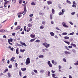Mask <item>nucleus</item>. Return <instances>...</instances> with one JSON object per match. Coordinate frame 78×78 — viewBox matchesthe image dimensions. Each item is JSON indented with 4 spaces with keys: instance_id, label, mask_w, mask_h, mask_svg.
Wrapping results in <instances>:
<instances>
[{
    "instance_id": "f257e3e1",
    "label": "nucleus",
    "mask_w": 78,
    "mask_h": 78,
    "mask_svg": "<svg viewBox=\"0 0 78 78\" xmlns=\"http://www.w3.org/2000/svg\"><path fill=\"white\" fill-rule=\"evenodd\" d=\"M26 65H28L30 63V59L29 58H28L26 60Z\"/></svg>"
},
{
    "instance_id": "c756f323",
    "label": "nucleus",
    "mask_w": 78,
    "mask_h": 78,
    "mask_svg": "<svg viewBox=\"0 0 78 78\" xmlns=\"http://www.w3.org/2000/svg\"><path fill=\"white\" fill-rule=\"evenodd\" d=\"M72 51H73V52L74 53H76V50H75V49H73L72 50Z\"/></svg>"
},
{
    "instance_id": "f8f14e48",
    "label": "nucleus",
    "mask_w": 78,
    "mask_h": 78,
    "mask_svg": "<svg viewBox=\"0 0 78 78\" xmlns=\"http://www.w3.org/2000/svg\"><path fill=\"white\" fill-rule=\"evenodd\" d=\"M30 30H31L30 28H29L28 27H27V32H29V31H30Z\"/></svg>"
},
{
    "instance_id": "a18cd8bd",
    "label": "nucleus",
    "mask_w": 78,
    "mask_h": 78,
    "mask_svg": "<svg viewBox=\"0 0 78 78\" xmlns=\"http://www.w3.org/2000/svg\"><path fill=\"white\" fill-rule=\"evenodd\" d=\"M14 58H13V57H12L10 59V61H12V62H13V61H14Z\"/></svg>"
},
{
    "instance_id": "69168bd1",
    "label": "nucleus",
    "mask_w": 78,
    "mask_h": 78,
    "mask_svg": "<svg viewBox=\"0 0 78 78\" xmlns=\"http://www.w3.org/2000/svg\"><path fill=\"white\" fill-rule=\"evenodd\" d=\"M68 48H72V46H68Z\"/></svg>"
},
{
    "instance_id": "2eb2a0df",
    "label": "nucleus",
    "mask_w": 78,
    "mask_h": 78,
    "mask_svg": "<svg viewBox=\"0 0 78 78\" xmlns=\"http://www.w3.org/2000/svg\"><path fill=\"white\" fill-rule=\"evenodd\" d=\"M64 39H69V37L67 36H65L64 37Z\"/></svg>"
},
{
    "instance_id": "f03ea898",
    "label": "nucleus",
    "mask_w": 78,
    "mask_h": 78,
    "mask_svg": "<svg viewBox=\"0 0 78 78\" xmlns=\"http://www.w3.org/2000/svg\"><path fill=\"white\" fill-rule=\"evenodd\" d=\"M43 45L46 48H48L50 47V44H48L46 42L43 43Z\"/></svg>"
},
{
    "instance_id": "c9c22d12",
    "label": "nucleus",
    "mask_w": 78,
    "mask_h": 78,
    "mask_svg": "<svg viewBox=\"0 0 78 78\" xmlns=\"http://www.w3.org/2000/svg\"><path fill=\"white\" fill-rule=\"evenodd\" d=\"M72 46L74 47H76V45L75 44H72Z\"/></svg>"
},
{
    "instance_id": "0eeeda50",
    "label": "nucleus",
    "mask_w": 78,
    "mask_h": 78,
    "mask_svg": "<svg viewBox=\"0 0 78 78\" xmlns=\"http://www.w3.org/2000/svg\"><path fill=\"white\" fill-rule=\"evenodd\" d=\"M64 52L66 55H69V54H70V52H69L67 51H65Z\"/></svg>"
},
{
    "instance_id": "8fccbe9b",
    "label": "nucleus",
    "mask_w": 78,
    "mask_h": 78,
    "mask_svg": "<svg viewBox=\"0 0 78 78\" xmlns=\"http://www.w3.org/2000/svg\"><path fill=\"white\" fill-rule=\"evenodd\" d=\"M50 71H48V76H50Z\"/></svg>"
},
{
    "instance_id": "4c0bfd02",
    "label": "nucleus",
    "mask_w": 78,
    "mask_h": 78,
    "mask_svg": "<svg viewBox=\"0 0 78 78\" xmlns=\"http://www.w3.org/2000/svg\"><path fill=\"white\" fill-rule=\"evenodd\" d=\"M39 15H41V16H43L44 15V13H43L39 12Z\"/></svg>"
},
{
    "instance_id": "c03bdc74",
    "label": "nucleus",
    "mask_w": 78,
    "mask_h": 78,
    "mask_svg": "<svg viewBox=\"0 0 78 78\" xmlns=\"http://www.w3.org/2000/svg\"><path fill=\"white\" fill-rule=\"evenodd\" d=\"M12 36H16V33H13L12 34Z\"/></svg>"
},
{
    "instance_id": "e2e57ef3",
    "label": "nucleus",
    "mask_w": 78,
    "mask_h": 78,
    "mask_svg": "<svg viewBox=\"0 0 78 78\" xmlns=\"http://www.w3.org/2000/svg\"><path fill=\"white\" fill-rule=\"evenodd\" d=\"M74 14H75V12L71 13L72 15H74Z\"/></svg>"
},
{
    "instance_id": "f3484780",
    "label": "nucleus",
    "mask_w": 78,
    "mask_h": 78,
    "mask_svg": "<svg viewBox=\"0 0 78 78\" xmlns=\"http://www.w3.org/2000/svg\"><path fill=\"white\" fill-rule=\"evenodd\" d=\"M16 53L17 54H19V48L16 49Z\"/></svg>"
},
{
    "instance_id": "b1692460",
    "label": "nucleus",
    "mask_w": 78,
    "mask_h": 78,
    "mask_svg": "<svg viewBox=\"0 0 78 78\" xmlns=\"http://www.w3.org/2000/svg\"><path fill=\"white\" fill-rule=\"evenodd\" d=\"M32 24H28V27H30V28H31V27H32Z\"/></svg>"
},
{
    "instance_id": "58836bf2",
    "label": "nucleus",
    "mask_w": 78,
    "mask_h": 78,
    "mask_svg": "<svg viewBox=\"0 0 78 78\" xmlns=\"http://www.w3.org/2000/svg\"><path fill=\"white\" fill-rule=\"evenodd\" d=\"M12 1L14 3H15L16 2V0H12Z\"/></svg>"
},
{
    "instance_id": "6ab92c4d",
    "label": "nucleus",
    "mask_w": 78,
    "mask_h": 78,
    "mask_svg": "<svg viewBox=\"0 0 78 78\" xmlns=\"http://www.w3.org/2000/svg\"><path fill=\"white\" fill-rule=\"evenodd\" d=\"M5 31V30H3V29L0 30V32H1V33H4Z\"/></svg>"
},
{
    "instance_id": "aec40b11",
    "label": "nucleus",
    "mask_w": 78,
    "mask_h": 78,
    "mask_svg": "<svg viewBox=\"0 0 78 78\" xmlns=\"http://www.w3.org/2000/svg\"><path fill=\"white\" fill-rule=\"evenodd\" d=\"M31 5H33L34 6V5H36V4L34 2H32L31 3Z\"/></svg>"
},
{
    "instance_id": "13d9d810",
    "label": "nucleus",
    "mask_w": 78,
    "mask_h": 78,
    "mask_svg": "<svg viewBox=\"0 0 78 78\" xmlns=\"http://www.w3.org/2000/svg\"><path fill=\"white\" fill-rule=\"evenodd\" d=\"M72 6L73 8H74V7H75V8H76V5H74V4Z\"/></svg>"
},
{
    "instance_id": "6e6552de",
    "label": "nucleus",
    "mask_w": 78,
    "mask_h": 78,
    "mask_svg": "<svg viewBox=\"0 0 78 78\" xmlns=\"http://www.w3.org/2000/svg\"><path fill=\"white\" fill-rule=\"evenodd\" d=\"M20 26H19L16 27L15 30H19V29H20Z\"/></svg>"
},
{
    "instance_id": "603ef678",
    "label": "nucleus",
    "mask_w": 78,
    "mask_h": 78,
    "mask_svg": "<svg viewBox=\"0 0 78 78\" xmlns=\"http://www.w3.org/2000/svg\"><path fill=\"white\" fill-rule=\"evenodd\" d=\"M32 19H33V18L32 17H31L29 20L30 22H31V21H32Z\"/></svg>"
},
{
    "instance_id": "473e14b6",
    "label": "nucleus",
    "mask_w": 78,
    "mask_h": 78,
    "mask_svg": "<svg viewBox=\"0 0 78 78\" xmlns=\"http://www.w3.org/2000/svg\"><path fill=\"white\" fill-rule=\"evenodd\" d=\"M63 61H64V62H67V61H66V59L65 58H63Z\"/></svg>"
},
{
    "instance_id": "20e7f679",
    "label": "nucleus",
    "mask_w": 78,
    "mask_h": 78,
    "mask_svg": "<svg viewBox=\"0 0 78 78\" xmlns=\"http://www.w3.org/2000/svg\"><path fill=\"white\" fill-rule=\"evenodd\" d=\"M13 41V39L12 38H10L8 40V42L10 45H12V43H11V42H12Z\"/></svg>"
},
{
    "instance_id": "bb28decb",
    "label": "nucleus",
    "mask_w": 78,
    "mask_h": 78,
    "mask_svg": "<svg viewBox=\"0 0 78 78\" xmlns=\"http://www.w3.org/2000/svg\"><path fill=\"white\" fill-rule=\"evenodd\" d=\"M25 51V49H23V50L20 49V51L21 52H22V53H23V52H24Z\"/></svg>"
},
{
    "instance_id": "412c9836",
    "label": "nucleus",
    "mask_w": 78,
    "mask_h": 78,
    "mask_svg": "<svg viewBox=\"0 0 78 78\" xmlns=\"http://www.w3.org/2000/svg\"><path fill=\"white\" fill-rule=\"evenodd\" d=\"M47 3L48 5H50V4H51V3H52L51 1H48Z\"/></svg>"
},
{
    "instance_id": "cd10ccee",
    "label": "nucleus",
    "mask_w": 78,
    "mask_h": 78,
    "mask_svg": "<svg viewBox=\"0 0 78 78\" xmlns=\"http://www.w3.org/2000/svg\"><path fill=\"white\" fill-rule=\"evenodd\" d=\"M5 3H4V5H6V4H7V3H9V1H5Z\"/></svg>"
},
{
    "instance_id": "0e129e2a",
    "label": "nucleus",
    "mask_w": 78,
    "mask_h": 78,
    "mask_svg": "<svg viewBox=\"0 0 78 78\" xmlns=\"http://www.w3.org/2000/svg\"><path fill=\"white\" fill-rule=\"evenodd\" d=\"M19 3L20 4H21V3H22V0H20Z\"/></svg>"
},
{
    "instance_id": "39448f33",
    "label": "nucleus",
    "mask_w": 78,
    "mask_h": 78,
    "mask_svg": "<svg viewBox=\"0 0 78 78\" xmlns=\"http://www.w3.org/2000/svg\"><path fill=\"white\" fill-rule=\"evenodd\" d=\"M48 64L50 67H52V64L50 63V61H49L48 62Z\"/></svg>"
},
{
    "instance_id": "4468645a",
    "label": "nucleus",
    "mask_w": 78,
    "mask_h": 78,
    "mask_svg": "<svg viewBox=\"0 0 78 78\" xmlns=\"http://www.w3.org/2000/svg\"><path fill=\"white\" fill-rule=\"evenodd\" d=\"M38 57L40 58H44V55H39L38 56Z\"/></svg>"
},
{
    "instance_id": "338daca9",
    "label": "nucleus",
    "mask_w": 78,
    "mask_h": 78,
    "mask_svg": "<svg viewBox=\"0 0 78 78\" xmlns=\"http://www.w3.org/2000/svg\"><path fill=\"white\" fill-rule=\"evenodd\" d=\"M29 16L30 17H33V14H31L30 15H29Z\"/></svg>"
},
{
    "instance_id": "7c9ffc66",
    "label": "nucleus",
    "mask_w": 78,
    "mask_h": 78,
    "mask_svg": "<svg viewBox=\"0 0 78 78\" xmlns=\"http://www.w3.org/2000/svg\"><path fill=\"white\" fill-rule=\"evenodd\" d=\"M7 71H8V69H6L5 70H4L3 73H6Z\"/></svg>"
},
{
    "instance_id": "5fc2aeb1",
    "label": "nucleus",
    "mask_w": 78,
    "mask_h": 78,
    "mask_svg": "<svg viewBox=\"0 0 78 78\" xmlns=\"http://www.w3.org/2000/svg\"><path fill=\"white\" fill-rule=\"evenodd\" d=\"M58 67L59 69H61V65L58 66Z\"/></svg>"
},
{
    "instance_id": "49530a36",
    "label": "nucleus",
    "mask_w": 78,
    "mask_h": 78,
    "mask_svg": "<svg viewBox=\"0 0 78 78\" xmlns=\"http://www.w3.org/2000/svg\"><path fill=\"white\" fill-rule=\"evenodd\" d=\"M35 42H40V40H37Z\"/></svg>"
},
{
    "instance_id": "1a4fd4ad",
    "label": "nucleus",
    "mask_w": 78,
    "mask_h": 78,
    "mask_svg": "<svg viewBox=\"0 0 78 78\" xmlns=\"http://www.w3.org/2000/svg\"><path fill=\"white\" fill-rule=\"evenodd\" d=\"M35 36H36L35 35H33V34H30V37H31L32 38H34V37H35Z\"/></svg>"
},
{
    "instance_id": "09e8293b",
    "label": "nucleus",
    "mask_w": 78,
    "mask_h": 78,
    "mask_svg": "<svg viewBox=\"0 0 78 78\" xmlns=\"http://www.w3.org/2000/svg\"><path fill=\"white\" fill-rule=\"evenodd\" d=\"M52 75L53 76V77H55V76H56V75L55 74H52Z\"/></svg>"
},
{
    "instance_id": "a19ab883",
    "label": "nucleus",
    "mask_w": 78,
    "mask_h": 78,
    "mask_svg": "<svg viewBox=\"0 0 78 78\" xmlns=\"http://www.w3.org/2000/svg\"><path fill=\"white\" fill-rule=\"evenodd\" d=\"M34 72L35 73H37V70H36L35 69L34 70Z\"/></svg>"
},
{
    "instance_id": "3c124183",
    "label": "nucleus",
    "mask_w": 78,
    "mask_h": 78,
    "mask_svg": "<svg viewBox=\"0 0 78 78\" xmlns=\"http://www.w3.org/2000/svg\"><path fill=\"white\" fill-rule=\"evenodd\" d=\"M56 30H60V29H59V28L58 27H56Z\"/></svg>"
},
{
    "instance_id": "9d476101",
    "label": "nucleus",
    "mask_w": 78,
    "mask_h": 78,
    "mask_svg": "<svg viewBox=\"0 0 78 78\" xmlns=\"http://www.w3.org/2000/svg\"><path fill=\"white\" fill-rule=\"evenodd\" d=\"M50 34H51V36H54V35H55V33L53 32H51L50 33Z\"/></svg>"
},
{
    "instance_id": "2f4dec72",
    "label": "nucleus",
    "mask_w": 78,
    "mask_h": 78,
    "mask_svg": "<svg viewBox=\"0 0 78 78\" xmlns=\"http://www.w3.org/2000/svg\"><path fill=\"white\" fill-rule=\"evenodd\" d=\"M74 34V33L73 32L72 33H70V34H68V35H73Z\"/></svg>"
},
{
    "instance_id": "5701e85b",
    "label": "nucleus",
    "mask_w": 78,
    "mask_h": 78,
    "mask_svg": "<svg viewBox=\"0 0 78 78\" xmlns=\"http://www.w3.org/2000/svg\"><path fill=\"white\" fill-rule=\"evenodd\" d=\"M42 24L43 25H45V24H46V22L45 21H43L42 22Z\"/></svg>"
},
{
    "instance_id": "864d4df0",
    "label": "nucleus",
    "mask_w": 78,
    "mask_h": 78,
    "mask_svg": "<svg viewBox=\"0 0 78 78\" xmlns=\"http://www.w3.org/2000/svg\"><path fill=\"white\" fill-rule=\"evenodd\" d=\"M22 45H24V46L26 47V44L25 43H23V44Z\"/></svg>"
},
{
    "instance_id": "6e6d98bb",
    "label": "nucleus",
    "mask_w": 78,
    "mask_h": 78,
    "mask_svg": "<svg viewBox=\"0 0 78 78\" xmlns=\"http://www.w3.org/2000/svg\"><path fill=\"white\" fill-rule=\"evenodd\" d=\"M8 76H9V77H10L11 76V74H10V73H8Z\"/></svg>"
},
{
    "instance_id": "ea45409f",
    "label": "nucleus",
    "mask_w": 78,
    "mask_h": 78,
    "mask_svg": "<svg viewBox=\"0 0 78 78\" xmlns=\"http://www.w3.org/2000/svg\"><path fill=\"white\" fill-rule=\"evenodd\" d=\"M9 68L11 69V68H12V65H10L9 66Z\"/></svg>"
},
{
    "instance_id": "79ce46f5",
    "label": "nucleus",
    "mask_w": 78,
    "mask_h": 78,
    "mask_svg": "<svg viewBox=\"0 0 78 78\" xmlns=\"http://www.w3.org/2000/svg\"><path fill=\"white\" fill-rule=\"evenodd\" d=\"M19 74L20 76H22V73L20 71H19Z\"/></svg>"
},
{
    "instance_id": "4d7b16f0",
    "label": "nucleus",
    "mask_w": 78,
    "mask_h": 78,
    "mask_svg": "<svg viewBox=\"0 0 78 78\" xmlns=\"http://www.w3.org/2000/svg\"><path fill=\"white\" fill-rule=\"evenodd\" d=\"M51 62L52 63V64H55V61H54V60H52Z\"/></svg>"
},
{
    "instance_id": "c85d7f7f",
    "label": "nucleus",
    "mask_w": 78,
    "mask_h": 78,
    "mask_svg": "<svg viewBox=\"0 0 78 78\" xmlns=\"http://www.w3.org/2000/svg\"><path fill=\"white\" fill-rule=\"evenodd\" d=\"M64 42H65V43H66V44H68V45L70 44V42H68L67 41H64Z\"/></svg>"
},
{
    "instance_id": "774afa93",
    "label": "nucleus",
    "mask_w": 78,
    "mask_h": 78,
    "mask_svg": "<svg viewBox=\"0 0 78 78\" xmlns=\"http://www.w3.org/2000/svg\"><path fill=\"white\" fill-rule=\"evenodd\" d=\"M69 78H72V76H71V75H69Z\"/></svg>"
},
{
    "instance_id": "4be33fe9",
    "label": "nucleus",
    "mask_w": 78,
    "mask_h": 78,
    "mask_svg": "<svg viewBox=\"0 0 78 78\" xmlns=\"http://www.w3.org/2000/svg\"><path fill=\"white\" fill-rule=\"evenodd\" d=\"M45 28V27L44 26L42 25L40 27V29H44Z\"/></svg>"
},
{
    "instance_id": "ddd939ff",
    "label": "nucleus",
    "mask_w": 78,
    "mask_h": 78,
    "mask_svg": "<svg viewBox=\"0 0 78 78\" xmlns=\"http://www.w3.org/2000/svg\"><path fill=\"white\" fill-rule=\"evenodd\" d=\"M21 70H22V71H25V70H27V68H22Z\"/></svg>"
},
{
    "instance_id": "9b49d317",
    "label": "nucleus",
    "mask_w": 78,
    "mask_h": 78,
    "mask_svg": "<svg viewBox=\"0 0 78 78\" xmlns=\"http://www.w3.org/2000/svg\"><path fill=\"white\" fill-rule=\"evenodd\" d=\"M52 13L53 14H55V9H52Z\"/></svg>"
},
{
    "instance_id": "72a5a7b5",
    "label": "nucleus",
    "mask_w": 78,
    "mask_h": 78,
    "mask_svg": "<svg viewBox=\"0 0 78 78\" xmlns=\"http://www.w3.org/2000/svg\"><path fill=\"white\" fill-rule=\"evenodd\" d=\"M74 65L75 66H78V61H77V63H75Z\"/></svg>"
},
{
    "instance_id": "680f3d73",
    "label": "nucleus",
    "mask_w": 78,
    "mask_h": 78,
    "mask_svg": "<svg viewBox=\"0 0 78 78\" xmlns=\"http://www.w3.org/2000/svg\"><path fill=\"white\" fill-rule=\"evenodd\" d=\"M42 51L43 52H44V53L45 52V49H42Z\"/></svg>"
},
{
    "instance_id": "052dcab7",
    "label": "nucleus",
    "mask_w": 78,
    "mask_h": 78,
    "mask_svg": "<svg viewBox=\"0 0 78 78\" xmlns=\"http://www.w3.org/2000/svg\"><path fill=\"white\" fill-rule=\"evenodd\" d=\"M55 37L56 39H58V36H57V35H55Z\"/></svg>"
},
{
    "instance_id": "de8ad7c7",
    "label": "nucleus",
    "mask_w": 78,
    "mask_h": 78,
    "mask_svg": "<svg viewBox=\"0 0 78 78\" xmlns=\"http://www.w3.org/2000/svg\"><path fill=\"white\" fill-rule=\"evenodd\" d=\"M40 72H41V73H43L44 72V70H41Z\"/></svg>"
},
{
    "instance_id": "a878e982",
    "label": "nucleus",
    "mask_w": 78,
    "mask_h": 78,
    "mask_svg": "<svg viewBox=\"0 0 78 78\" xmlns=\"http://www.w3.org/2000/svg\"><path fill=\"white\" fill-rule=\"evenodd\" d=\"M67 33L66 32H64L62 33V35L64 36H66L67 35Z\"/></svg>"
},
{
    "instance_id": "f704fd0d",
    "label": "nucleus",
    "mask_w": 78,
    "mask_h": 78,
    "mask_svg": "<svg viewBox=\"0 0 78 78\" xmlns=\"http://www.w3.org/2000/svg\"><path fill=\"white\" fill-rule=\"evenodd\" d=\"M66 2H67V3H69V4H71V2H70V1H69L68 0L66 1Z\"/></svg>"
},
{
    "instance_id": "423d86ee",
    "label": "nucleus",
    "mask_w": 78,
    "mask_h": 78,
    "mask_svg": "<svg viewBox=\"0 0 78 78\" xmlns=\"http://www.w3.org/2000/svg\"><path fill=\"white\" fill-rule=\"evenodd\" d=\"M17 15H18V17L19 18H20L22 17V13L21 12L18 13Z\"/></svg>"
},
{
    "instance_id": "a211bd4d",
    "label": "nucleus",
    "mask_w": 78,
    "mask_h": 78,
    "mask_svg": "<svg viewBox=\"0 0 78 78\" xmlns=\"http://www.w3.org/2000/svg\"><path fill=\"white\" fill-rule=\"evenodd\" d=\"M53 14H51L50 15V19L52 20L53 19Z\"/></svg>"
},
{
    "instance_id": "bf43d9fd",
    "label": "nucleus",
    "mask_w": 78,
    "mask_h": 78,
    "mask_svg": "<svg viewBox=\"0 0 78 78\" xmlns=\"http://www.w3.org/2000/svg\"><path fill=\"white\" fill-rule=\"evenodd\" d=\"M62 12H59L58 13V15H62Z\"/></svg>"
},
{
    "instance_id": "dca6fc26",
    "label": "nucleus",
    "mask_w": 78,
    "mask_h": 78,
    "mask_svg": "<svg viewBox=\"0 0 78 78\" xmlns=\"http://www.w3.org/2000/svg\"><path fill=\"white\" fill-rule=\"evenodd\" d=\"M62 15H64V12H65V9H63L62 10Z\"/></svg>"
},
{
    "instance_id": "393cba45",
    "label": "nucleus",
    "mask_w": 78,
    "mask_h": 78,
    "mask_svg": "<svg viewBox=\"0 0 78 78\" xmlns=\"http://www.w3.org/2000/svg\"><path fill=\"white\" fill-rule=\"evenodd\" d=\"M34 40H35V39H31L30 41V42H32L34 41Z\"/></svg>"
},
{
    "instance_id": "e433bc0d",
    "label": "nucleus",
    "mask_w": 78,
    "mask_h": 78,
    "mask_svg": "<svg viewBox=\"0 0 78 78\" xmlns=\"http://www.w3.org/2000/svg\"><path fill=\"white\" fill-rule=\"evenodd\" d=\"M64 47L65 48H66V50H69V48H68V47H67V46H65Z\"/></svg>"
},
{
    "instance_id": "37998d69",
    "label": "nucleus",
    "mask_w": 78,
    "mask_h": 78,
    "mask_svg": "<svg viewBox=\"0 0 78 78\" xmlns=\"http://www.w3.org/2000/svg\"><path fill=\"white\" fill-rule=\"evenodd\" d=\"M69 23L72 25H73V23L72 22H69Z\"/></svg>"
},
{
    "instance_id": "7ed1b4c3",
    "label": "nucleus",
    "mask_w": 78,
    "mask_h": 78,
    "mask_svg": "<svg viewBox=\"0 0 78 78\" xmlns=\"http://www.w3.org/2000/svg\"><path fill=\"white\" fill-rule=\"evenodd\" d=\"M62 24L63 27H66V28H69V26L66 25V22H63Z\"/></svg>"
}]
</instances>
